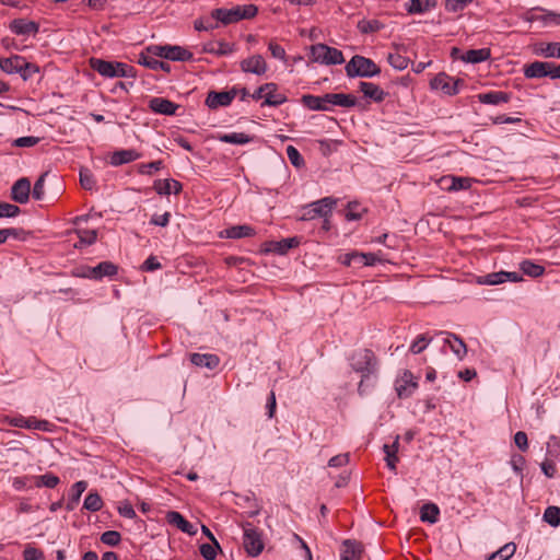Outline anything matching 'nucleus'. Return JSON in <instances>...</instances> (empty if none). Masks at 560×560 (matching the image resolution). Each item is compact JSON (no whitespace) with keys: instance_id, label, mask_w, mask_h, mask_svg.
<instances>
[{"instance_id":"72a5a7b5","label":"nucleus","mask_w":560,"mask_h":560,"mask_svg":"<svg viewBox=\"0 0 560 560\" xmlns=\"http://www.w3.org/2000/svg\"><path fill=\"white\" fill-rule=\"evenodd\" d=\"M288 101L285 94L279 92L278 85L275 83V90H267L266 100L261 106L277 107L284 104Z\"/></svg>"},{"instance_id":"ddd939ff","label":"nucleus","mask_w":560,"mask_h":560,"mask_svg":"<svg viewBox=\"0 0 560 560\" xmlns=\"http://www.w3.org/2000/svg\"><path fill=\"white\" fill-rule=\"evenodd\" d=\"M530 22H541L544 25L560 26V13L549 11L542 8H535L529 12Z\"/></svg>"},{"instance_id":"c9c22d12","label":"nucleus","mask_w":560,"mask_h":560,"mask_svg":"<svg viewBox=\"0 0 560 560\" xmlns=\"http://www.w3.org/2000/svg\"><path fill=\"white\" fill-rule=\"evenodd\" d=\"M491 57L489 48L470 49L462 57L465 62L479 63L488 60Z\"/></svg>"},{"instance_id":"a211bd4d","label":"nucleus","mask_w":560,"mask_h":560,"mask_svg":"<svg viewBox=\"0 0 560 560\" xmlns=\"http://www.w3.org/2000/svg\"><path fill=\"white\" fill-rule=\"evenodd\" d=\"M328 93L323 96L305 94L302 96V104L311 110H330L331 105L328 103Z\"/></svg>"},{"instance_id":"603ef678","label":"nucleus","mask_w":560,"mask_h":560,"mask_svg":"<svg viewBox=\"0 0 560 560\" xmlns=\"http://www.w3.org/2000/svg\"><path fill=\"white\" fill-rule=\"evenodd\" d=\"M387 60L389 65L397 70H404L409 65V59L399 52L388 54Z\"/></svg>"},{"instance_id":"a18cd8bd","label":"nucleus","mask_w":560,"mask_h":560,"mask_svg":"<svg viewBox=\"0 0 560 560\" xmlns=\"http://www.w3.org/2000/svg\"><path fill=\"white\" fill-rule=\"evenodd\" d=\"M384 452L386 454V463H387V466L394 470L396 468V464L398 462V457L396 455L397 453V450H398V436L396 438L395 442L393 443V445H387L385 444L384 445Z\"/></svg>"},{"instance_id":"20e7f679","label":"nucleus","mask_w":560,"mask_h":560,"mask_svg":"<svg viewBox=\"0 0 560 560\" xmlns=\"http://www.w3.org/2000/svg\"><path fill=\"white\" fill-rule=\"evenodd\" d=\"M345 70L349 78H372L381 73V68L372 59L360 55L353 56Z\"/></svg>"},{"instance_id":"f257e3e1","label":"nucleus","mask_w":560,"mask_h":560,"mask_svg":"<svg viewBox=\"0 0 560 560\" xmlns=\"http://www.w3.org/2000/svg\"><path fill=\"white\" fill-rule=\"evenodd\" d=\"M258 8L255 4H243L235 5L230 9L228 8H218L212 10L211 18L222 23L223 25H229L233 23H237L241 20H249L257 15Z\"/></svg>"},{"instance_id":"dca6fc26","label":"nucleus","mask_w":560,"mask_h":560,"mask_svg":"<svg viewBox=\"0 0 560 560\" xmlns=\"http://www.w3.org/2000/svg\"><path fill=\"white\" fill-rule=\"evenodd\" d=\"M10 31L15 35H36L39 31V24L26 19H14L9 25Z\"/></svg>"},{"instance_id":"8fccbe9b","label":"nucleus","mask_w":560,"mask_h":560,"mask_svg":"<svg viewBox=\"0 0 560 560\" xmlns=\"http://www.w3.org/2000/svg\"><path fill=\"white\" fill-rule=\"evenodd\" d=\"M383 24L377 20H361L358 23V28L363 34L378 32Z\"/></svg>"},{"instance_id":"338daca9","label":"nucleus","mask_w":560,"mask_h":560,"mask_svg":"<svg viewBox=\"0 0 560 560\" xmlns=\"http://www.w3.org/2000/svg\"><path fill=\"white\" fill-rule=\"evenodd\" d=\"M540 54L547 58H550V57L560 58V43L546 44V46L540 49Z\"/></svg>"},{"instance_id":"7c9ffc66","label":"nucleus","mask_w":560,"mask_h":560,"mask_svg":"<svg viewBox=\"0 0 560 560\" xmlns=\"http://www.w3.org/2000/svg\"><path fill=\"white\" fill-rule=\"evenodd\" d=\"M328 103L331 106H340V107H353L357 104V98L352 94H343V93H328Z\"/></svg>"},{"instance_id":"4be33fe9","label":"nucleus","mask_w":560,"mask_h":560,"mask_svg":"<svg viewBox=\"0 0 560 560\" xmlns=\"http://www.w3.org/2000/svg\"><path fill=\"white\" fill-rule=\"evenodd\" d=\"M550 62L534 61L524 66V75L527 79H540L547 77Z\"/></svg>"},{"instance_id":"c85d7f7f","label":"nucleus","mask_w":560,"mask_h":560,"mask_svg":"<svg viewBox=\"0 0 560 560\" xmlns=\"http://www.w3.org/2000/svg\"><path fill=\"white\" fill-rule=\"evenodd\" d=\"M436 0H410L407 11L410 14H421L435 9Z\"/></svg>"},{"instance_id":"69168bd1","label":"nucleus","mask_w":560,"mask_h":560,"mask_svg":"<svg viewBox=\"0 0 560 560\" xmlns=\"http://www.w3.org/2000/svg\"><path fill=\"white\" fill-rule=\"evenodd\" d=\"M46 175H47L46 173L42 174L34 184V187L32 190V196L35 200H42L44 198V195H45L44 186H45Z\"/></svg>"},{"instance_id":"052dcab7","label":"nucleus","mask_w":560,"mask_h":560,"mask_svg":"<svg viewBox=\"0 0 560 560\" xmlns=\"http://www.w3.org/2000/svg\"><path fill=\"white\" fill-rule=\"evenodd\" d=\"M121 540V535L117 530H107L101 535V541L107 546L115 547Z\"/></svg>"},{"instance_id":"ea45409f","label":"nucleus","mask_w":560,"mask_h":560,"mask_svg":"<svg viewBox=\"0 0 560 560\" xmlns=\"http://www.w3.org/2000/svg\"><path fill=\"white\" fill-rule=\"evenodd\" d=\"M32 479L34 481V486L37 488L46 487L49 489H54L60 482L59 477L50 472H47L42 476H33Z\"/></svg>"},{"instance_id":"a878e982","label":"nucleus","mask_w":560,"mask_h":560,"mask_svg":"<svg viewBox=\"0 0 560 560\" xmlns=\"http://www.w3.org/2000/svg\"><path fill=\"white\" fill-rule=\"evenodd\" d=\"M190 361L197 366H205L209 370L215 369L220 363L219 357L212 353H191Z\"/></svg>"},{"instance_id":"6ab92c4d","label":"nucleus","mask_w":560,"mask_h":560,"mask_svg":"<svg viewBox=\"0 0 560 560\" xmlns=\"http://www.w3.org/2000/svg\"><path fill=\"white\" fill-rule=\"evenodd\" d=\"M168 524L176 526L183 533L195 535L196 528L179 512L168 511L165 516Z\"/></svg>"},{"instance_id":"680f3d73","label":"nucleus","mask_w":560,"mask_h":560,"mask_svg":"<svg viewBox=\"0 0 560 560\" xmlns=\"http://www.w3.org/2000/svg\"><path fill=\"white\" fill-rule=\"evenodd\" d=\"M21 213V209L9 202H0V219L14 218Z\"/></svg>"},{"instance_id":"7ed1b4c3","label":"nucleus","mask_w":560,"mask_h":560,"mask_svg":"<svg viewBox=\"0 0 560 560\" xmlns=\"http://www.w3.org/2000/svg\"><path fill=\"white\" fill-rule=\"evenodd\" d=\"M90 65L93 70L106 78H133L136 75L135 68L124 62L91 58Z\"/></svg>"},{"instance_id":"774afa93","label":"nucleus","mask_w":560,"mask_h":560,"mask_svg":"<svg viewBox=\"0 0 560 560\" xmlns=\"http://www.w3.org/2000/svg\"><path fill=\"white\" fill-rule=\"evenodd\" d=\"M24 560H44V553L42 550L27 546L23 551Z\"/></svg>"},{"instance_id":"c756f323","label":"nucleus","mask_w":560,"mask_h":560,"mask_svg":"<svg viewBox=\"0 0 560 560\" xmlns=\"http://www.w3.org/2000/svg\"><path fill=\"white\" fill-rule=\"evenodd\" d=\"M24 57L13 55L8 58H0V69L7 73H19L23 63Z\"/></svg>"},{"instance_id":"f03ea898","label":"nucleus","mask_w":560,"mask_h":560,"mask_svg":"<svg viewBox=\"0 0 560 560\" xmlns=\"http://www.w3.org/2000/svg\"><path fill=\"white\" fill-rule=\"evenodd\" d=\"M351 368L361 374L362 378L359 384V393L363 394L364 380L376 371L377 360L370 349H360L354 351L350 358Z\"/></svg>"},{"instance_id":"e433bc0d","label":"nucleus","mask_w":560,"mask_h":560,"mask_svg":"<svg viewBox=\"0 0 560 560\" xmlns=\"http://www.w3.org/2000/svg\"><path fill=\"white\" fill-rule=\"evenodd\" d=\"M444 342L450 346L451 350L459 359H462L467 352L465 342L455 334L447 332V338L444 340Z\"/></svg>"},{"instance_id":"2f4dec72","label":"nucleus","mask_w":560,"mask_h":560,"mask_svg":"<svg viewBox=\"0 0 560 560\" xmlns=\"http://www.w3.org/2000/svg\"><path fill=\"white\" fill-rule=\"evenodd\" d=\"M139 63L152 70H162L165 72H170L171 70L170 63L159 60L153 56L145 55L143 52L139 56Z\"/></svg>"},{"instance_id":"39448f33","label":"nucleus","mask_w":560,"mask_h":560,"mask_svg":"<svg viewBox=\"0 0 560 560\" xmlns=\"http://www.w3.org/2000/svg\"><path fill=\"white\" fill-rule=\"evenodd\" d=\"M310 59L312 62H318L327 66L341 65L345 62V57L341 50L320 43L311 46Z\"/></svg>"},{"instance_id":"f8f14e48","label":"nucleus","mask_w":560,"mask_h":560,"mask_svg":"<svg viewBox=\"0 0 560 560\" xmlns=\"http://www.w3.org/2000/svg\"><path fill=\"white\" fill-rule=\"evenodd\" d=\"M237 95V89L233 88L230 91L223 92H210L206 98V104L210 108H218L221 106H228L232 103L234 97Z\"/></svg>"},{"instance_id":"9b49d317","label":"nucleus","mask_w":560,"mask_h":560,"mask_svg":"<svg viewBox=\"0 0 560 560\" xmlns=\"http://www.w3.org/2000/svg\"><path fill=\"white\" fill-rule=\"evenodd\" d=\"M240 68L245 73L264 75L268 70V65L261 55H253L240 62Z\"/></svg>"},{"instance_id":"58836bf2","label":"nucleus","mask_w":560,"mask_h":560,"mask_svg":"<svg viewBox=\"0 0 560 560\" xmlns=\"http://www.w3.org/2000/svg\"><path fill=\"white\" fill-rule=\"evenodd\" d=\"M225 234L229 238L250 237L255 235V230L249 225H234L226 229Z\"/></svg>"},{"instance_id":"13d9d810","label":"nucleus","mask_w":560,"mask_h":560,"mask_svg":"<svg viewBox=\"0 0 560 560\" xmlns=\"http://www.w3.org/2000/svg\"><path fill=\"white\" fill-rule=\"evenodd\" d=\"M431 340L432 339L425 334L419 335L417 339L411 343L410 351L415 354L422 352L431 342Z\"/></svg>"},{"instance_id":"3c124183","label":"nucleus","mask_w":560,"mask_h":560,"mask_svg":"<svg viewBox=\"0 0 560 560\" xmlns=\"http://www.w3.org/2000/svg\"><path fill=\"white\" fill-rule=\"evenodd\" d=\"M39 73V67L36 63L28 62L24 58L21 70H19V74L24 81H27L33 78L34 74Z\"/></svg>"},{"instance_id":"5fc2aeb1","label":"nucleus","mask_w":560,"mask_h":560,"mask_svg":"<svg viewBox=\"0 0 560 560\" xmlns=\"http://www.w3.org/2000/svg\"><path fill=\"white\" fill-rule=\"evenodd\" d=\"M80 184L86 190H92L95 187L96 182L94 176L86 167L80 170Z\"/></svg>"},{"instance_id":"f3484780","label":"nucleus","mask_w":560,"mask_h":560,"mask_svg":"<svg viewBox=\"0 0 560 560\" xmlns=\"http://www.w3.org/2000/svg\"><path fill=\"white\" fill-rule=\"evenodd\" d=\"M418 383L410 371H405L401 380L396 384V392L399 398H408L417 389Z\"/></svg>"},{"instance_id":"4c0bfd02","label":"nucleus","mask_w":560,"mask_h":560,"mask_svg":"<svg viewBox=\"0 0 560 560\" xmlns=\"http://www.w3.org/2000/svg\"><path fill=\"white\" fill-rule=\"evenodd\" d=\"M440 509L434 503H427L420 510V518L422 522L434 524L439 521Z\"/></svg>"},{"instance_id":"1a4fd4ad","label":"nucleus","mask_w":560,"mask_h":560,"mask_svg":"<svg viewBox=\"0 0 560 560\" xmlns=\"http://www.w3.org/2000/svg\"><path fill=\"white\" fill-rule=\"evenodd\" d=\"M7 423L14 428L34 429L44 432H50L54 427V424L47 420H39L35 417L25 418L21 415L7 417Z\"/></svg>"},{"instance_id":"2eb2a0df","label":"nucleus","mask_w":560,"mask_h":560,"mask_svg":"<svg viewBox=\"0 0 560 560\" xmlns=\"http://www.w3.org/2000/svg\"><path fill=\"white\" fill-rule=\"evenodd\" d=\"M150 110L155 114L173 116L179 105L164 97H152L148 104Z\"/></svg>"},{"instance_id":"864d4df0","label":"nucleus","mask_w":560,"mask_h":560,"mask_svg":"<svg viewBox=\"0 0 560 560\" xmlns=\"http://www.w3.org/2000/svg\"><path fill=\"white\" fill-rule=\"evenodd\" d=\"M508 271L493 272L482 277L480 283L489 285L500 284L508 281Z\"/></svg>"},{"instance_id":"c03bdc74","label":"nucleus","mask_w":560,"mask_h":560,"mask_svg":"<svg viewBox=\"0 0 560 560\" xmlns=\"http://www.w3.org/2000/svg\"><path fill=\"white\" fill-rule=\"evenodd\" d=\"M542 520L552 527L560 525V508L556 505L548 506L542 515Z\"/></svg>"},{"instance_id":"6e6552de","label":"nucleus","mask_w":560,"mask_h":560,"mask_svg":"<svg viewBox=\"0 0 560 560\" xmlns=\"http://www.w3.org/2000/svg\"><path fill=\"white\" fill-rule=\"evenodd\" d=\"M118 272V267L112 261H102L95 267L84 266L79 269L77 276L100 280L103 277H114Z\"/></svg>"},{"instance_id":"bb28decb","label":"nucleus","mask_w":560,"mask_h":560,"mask_svg":"<svg viewBox=\"0 0 560 560\" xmlns=\"http://www.w3.org/2000/svg\"><path fill=\"white\" fill-rule=\"evenodd\" d=\"M234 45L225 42H211L203 46L205 52L213 54L217 56H226L234 52Z\"/></svg>"},{"instance_id":"393cba45","label":"nucleus","mask_w":560,"mask_h":560,"mask_svg":"<svg viewBox=\"0 0 560 560\" xmlns=\"http://www.w3.org/2000/svg\"><path fill=\"white\" fill-rule=\"evenodd\" d=\"M360 91L365 97L376 103L383 102L387 95L386 92H384L378 85L372 82H360Z\"/></svg>"},{"instance_id":"0eeeda50","label":"nucleus","mask_w":560,"mask_h":560,"mask_svg":"<svg viewBox=\"0 0 560 560\" xmlns=\"http://www.w3.org/2000/svg\"><path fill=\"white\" fill-rule=\"evenodd\" d=\"M244 530V548L252 557L259 556L265 547L262 533L252 523L247 522L243 525Z\"/></svg>"},{"instance_id":"49530a36","label":"nucleus","mask_w":560,"mask_h":560,"mask_svg":"<svg viewBox=\"0 0 560 560\" xmlns=\"http://www.w3.org/2000/svg\"><path fill=\"white\" fill-rule=\"evenodd\" d=\"M546 458H552L555 462L560 463V439L556 435H551L547 443Z\"/></svg>"},{"instance_id":"e2e57ef3","label":"nucleus","mask_w":560,"mask_h":560,"mask_svg":"<svg viewBox=\"0 0 560 560\" xmlns=\"http://www.w3.org/2000/svg\"><path fill=\"white\" fill-rule=\"evenodd\" d=\"M472 0H445L444 7L447 12L463 11Z\"/></svg>"},{"instance_id":"79ce46f5","label":"nucleus","mask_w":560,"mask_h":560,"mask_svg":"<svg viewBox=\"0 0 560 560\" xmlns=\"http://www.w3.org/2000/svg\"><path fill=\"white\" fill-rule=\"evenodd\" d=\"M521 270L524 275H527L533 278H538L544 275L545 267L538 264H535L532 260H524L520 265Z\"/></svg>"},{"instance_id":"9d476101","label":"nucleus","mask_w":560,"mask_h":560,"mask_svg":"<svg viewBox=\"0 0 560 560\" xmlns=\"http://www.w3.org/2000/svg\"><path fill=\"white\" fill-rule=\"evenodd\" d=\"M460 80H455L448 74L441 72L436 74L430 82L433 90H440L446 95H456L458 93V84Z\"/></svg>"},{"instance_id":"37998d69","label":"nucleus","mask_w":560,"mask_h":560,"mask_svg":"<svg viewBox=\"0 0 560 560\" xmlns=\"http://www.w3.org/2000/svg\"><path fill=\"white\" fill-rule=\"evenodd\" d=\"M362 547L354 540L347 539L342 542L341 555L347 556L349 559L360 558Z\"/></svg>"},{"instance_id":"4d7b16f0","label":"nucleus","mask_w":560,"mask_h":560,"mask_svg":"<svg viewBox=\"0 0 560 560\" xmlns=\"http://www.w3.org/2000/svg\"><path fill=\"white\" fill-rule=\"evenodd\" d=\"M164 167L163 161H153L150 163H142L138 167V172L141 175H152L153 172H158Z\"/></svg>"},{"instance_id":"412c9836","label":"nucleus","mask_w":560,"mask_h":560,"mask_svg":"<svg viewBox=\"0 0 560 560\" xmlns=\"http://www.w3.org/2000/svg\"><path fill=\"white\" fill-rule=\"evenodd\" d=\"M441 184L444 185V188L448 191L466 190L471 186V178L450 175L442 177Z\"/></svg>"},{"instance_id":"4468645a","label":"nucleus","mask_w":560,"mask_h":560,"mask_svg":"<svg viewBox=\"0 0 560 560\" xmlns=\"http://www.w3.org/2000/svg\"><path fill=\"white\" fill-rule=\"evenodd\" d=\"M31 182L27 177L18 179L11 187V199L18 203H26L30 199Z\"/></svg>"},{"instance_id":"0e129e2a","label":"nucleus","mask_w":560,"mask_h":560,"mask_svg":"<svg viewBox=\"0 0 560 560\" xmlns=\"http://www.w3.org/2000/svg\"><path fill=\"white\" fill-rule=\"evenodd\" d=\"M287 155L291 164L294 165L295 167H300L304 164V160L295 147L288 145Z\"/></svg>"},{"instance_id":"a19ab883","label":"nucleus","mask_w":560,"mask_h":560,"mask_svg":"<svg viewBox=\"0 0 560 560\" xmlns=\"http://www.w3.org/2000/svg\"><path fill=\"white\" fill-rule=\"evenodd\" d=\"M516 551V545L514 542H508L502 546L499 550L491 553L487 560H509L514 556Z\"/></svg>"},{"instance_id":"b1692460","label":"nucleus","mask_w":560,"mask_h":560,"mask_svg":"<svg viewBox=\"0 0 560 560\" xmlns=\"http://www.w3.org/2000/svg\"><path fill=\"white\" fill-rule=\"evenodd\" d=\"M140 158L141 154L133 149L118 150L112 154L110 164L114 166H119L122 164L133 162Z\"/></svg>"},{"instance_id":"09e8293b","label":"nucleus","mask_w":560,"mask_h":560,"mask_svg":"<svg viewBox=\"0 0 560 560\" xmlns=\"http://www.w3.org/2000/svg\"><path fill=\"white\" fill-rule=\"evenodd\" d=\"M299 244H300V241L298 237L283 238L280 242H276L273 244L275 245L273 250L277 252L278 254L283 255L289 249L298 247Z\"/></svg>"},{"instance_id":"473e14b6","label":"nucleus","mask_w":560,"mask_h":560,"mask_svg":"<svg viewBox=\"0 0 560 560\" xmlns=\"http://www.w3.org/2000/svg\"><path fill=\"white\" fill-rule=\"evenodd\" d=\"M86 487H88V482L83 481V480L75 482L71 487L70 497L66 504V509L68 511L74 510V508L77 506V504L80 501L82 493L85 491Z\"/></svg>"},{"instance_id":"6e6d98bb","label":"nucleus","mask_w":560,"mask_h":560,"mask_svg":"<svg viewBox=\"0 0 560 560\" xmlns=\"http://www.w3.org/2000/svg\"><path fill=\"white\" fill-rule=\"evenodd\" d=\"M77 234L82 245H92L97 238L96 230L80 229L77 230Z\"/></svg>"},{"instance_id":"5701e85b","label":"nucleus","mask_w":560,"mask_h":560,"mask_svg":"<svg viewBox=\"0 0 560 560\" xmlns=\"http://www.w3.org/2000/svg\"><path fill=\"white\" fill-rule=\"evenodd\" d=\"M477 97L478 101L482 104L499 105L502 103H509L511 100V94L503 91H490L480 93L477 95Z\"/></svg>"},{"instance_id":"de8ad7c7","label":"nucleus","mask_w":560,"mask_h":560,"mask_svg":"<svg viewBox=\"0 0 560 560\" xmlns=\"http://www.w3.org/2000/svg\"><path fill=\"white\" fill-rule=\"evenodd\" d=\"M83 506L91 512H97L103 506L102 498L97 492H90L84 499Z\"/></svg>"},{"instance_id":"cd10ccee","label":"nucleus","mask_w":560,"mask_h":560,"mask_svg":"<svg viewBox=\"0 0 560 560\" xmlns=\"http://www.w3.org/2000/svg\"><path fill=\"white\" fill-rule=\"evenodd\" d=\"M194 55L180 46H167L165 59L173 61H190Z\"/></svg>"},{"instance_id":"423d86ee","label":"nucleus","mask_w":560,"mask_h":560,"mask_svg":"<svg viewBox=\"0 0 560 560\" xmlns=\"http://www.w3.org/2000/svg\"><path fill=\"white\" fill-rule=\"evenodd\" d=\"M337 200L332 197H325L302 208L300 220L311 221L316 218L331 217Z\"/></svg>"},{"instance_id":"aec40b11","label":"nucleus","mask_w":560,"mask_h":560,"mask_svg":"<svg viewBox=\"0 0 560 560\" xmlns=\"http://www.w3.org/2000/svg\"><path fill=\"white\" fill-rule=\"evenodd\" d=\"M153 188L159 195H179L183 189V185L173 178L156 179L153 184Z\"/></svg>"},{"instance_id":"bf43d9fd","label":"nucleus","mask_w":560,"mask_h":560,"mask_svg":"<svg viewBox=\"0 0 560 560\" xmlns=\"http://www.w3.org/2000/svg\"><path fill=\"white\" fill-rule=\"evenodd\" d=\"M364 253L352 252L345 255L342 262L346 266H364Z\"/></svg>"},{"instance_id":"f704fd0d","label":"nucleus","mask_w":560,"mask_h":560,"mask_svg":"<svg viewBox=\"0 0 560 560\" xmlns=\"http://www.w3.org/2000/svg\"><path fill=\"white\" fill-rule=\"evenodd\" d=\"M218 140L224 143L232 144H246L253 141V137L244 133V132H231V133H221L218 137Z\"/></svg>"}]
</instances>
